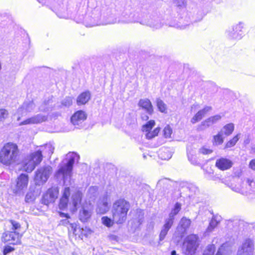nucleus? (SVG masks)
Instances as JSON below:
<instances>
[{
    "label": "nucleus",
    "mask_w": 255,
    "mask_h": 255,
    "mask_svg": "<svg viewBox=\"0 0 255 255\" xmlns=\"http://www.w3.org/2000/svg\"><path fill=\"white\" fill-rule=\"evenodd\" d=\"M60 215L62 217H66L67 218H69V215L67 214H65L64 213H60Z\"/></svg>",
    "instance_id": "nucleus-64"
},
{
    "label": "nucleus",
    "mask_w": 255,
    "mask_h": 255,
    "mask_svg": "<svg viewBox=\"0 0 255 255\" xmlns=\"http://www.w3.org/2000/svg\"><path fill=\"white\" fill-rule=\"evenodd\" d=\"M172 155V152L168 148L163 147L158 151V156L162 160L169 159Z\"/></svg>",
    "instance_id": "nucleus-37"
},
{
    "label": "nucleus",
    "mask_w": 255,
    "mask_h": 255,
    "mask_svg": "<svg viewBox=\"0 0 255 255\" xmlns=\"http://www.w3.org/2000/svg\"><path fill=\"white\" fill-rule=\"evenodd\" d=\"M102 222L106 226L110 227L113 225L115 221L114 219L112 220L108 217L105 216L102 218Z\"/></svg>",
    "instance_id": "nucleus-49"
},
{
    "label": "nucleus",
    "mask_w": 255,
    "mask_h": 255,
    "mask_svg": "<svg viewBox=\"0 0 255 255\" xmlns=\"http://www.w3.org/2000/svg\"><path fill=\"white\" fill-rule=\"evenodd\" d=\"M244 23L242 22L234 24L232 29L228 31V36L233 39H241L244 34Z\"/></svg>",
    "instance_id": "nucleus-10"
},
{
    "label": "nucleus",
    "mask_w": 255,
    "mask_h": 255,
    "mask_svg": "<svg viewBox=\"0 0 255 255\" xmlns=\"http://www.w3.org/2000/svg\"><path fill=\"white\" fill-rule=\"evenodd\" d=\"M109 197L107 195H104L100 199L98 204V207L96 209V211L98 214H103L106 213L109 210Z\"/></svg>",
    "instance_id": "nucleus-23"
},
{
    "label": "nucleus",
    "mask_w": 255,
    "mask_h": 255,
    "mask_svg": "<svg viewBox=\"0 0 255 255\" xmlns=\"http://www.w3.org/2000/svg\"><path fill=\"white\" fill-rule=\"evenodd\" d=\"M54 147L51 143H46L41 145L39 149L34 153L37 155L39 154L40 156V160L42 161L43 155L45 156L50 157L53 153Z\"/></svg>",
    "instance_id": "nucleus-19"
},
{
    "label": "nucleus",
    "mask_w": 255,
    "mask_h": 255,
    "mask_svg": "<svg viewBox=\"0 0 255 255\" xmlns=\"http://www.w3.org/2000/svg\"><path fill=\"white\" fill-rule=\"evenodd\" d=\"M140 22L137 13L130 10H125L118 17V23L128 24L131 23Z\"/></svg>",
    "instance_id": "nucleus-8"
},
{
    "label": "nucleus",
    "mask_w": 255,
    "mask_h": 255,
    "mask_svg": "<svg viewBox=\"0 0 255 255\" xmlns=\"http://www.w3.org/2000/svg\"><path fill=\"white\" fill-rule=\"evenodd\" d=\"M187 25H188V24L181 25V24H176L174 26H175L177 28H179L180 29H184L186 28Z\"/></svg>",
    "instance_id": "nucleus-60"
},
{
    "label": "nucleus",
    "mask_w": 255,
    "mask_h": 255,
    "mask_svg": "<svg viewBox=\"0 0 255 255\" xmlns=\"http://www.w3.org/2000/svg\"><path fill=\"white\" fill-rule=\"evenodd\" d=\"M72 104V99L71 97H66L65 99H64L62 103V106L63 107H69Z\"/></svg>",
    "instance_id": "nucleus-53"
},
{
    "label": "nucleus",
    "mask_w": 255,
    "mask_h": 255,
    "mask_svg": "<svg viewBox=\"0 0 255 255\" xmlns=\"http://www.w3.org/2000/svg\"><path fill=\"white\" fill-rule=\"evenodd\" d=\"M242 183L243 181H241L239 179H237L236 180L235 178H233L231 182L226 183V184L232 191L243 195H247V191L245 190L244 185H243Z\"/></svg>",
    "instance_id": "nucleus-16"
},
{
    "label": "nucleus",
    "mask_w": 255,
    "mask_h": 255,
    "mask_svg": "<svg viewBox=\"0 0 255 255\" xmlns=\"http://www.w3.org/2000/svg\"><path fill=\"white\" fill-rule=\"evenodd\" d=\"M156 106L159 111L163 113H167V107L166 104L162 100L160 99H157L156 100Z\"/></svg>",
    "instance_id": "nucleus-43"
},
{
    "label": "nucleus",
    "mask_w": 255,
    "mask_h": 255,
    "mask_svg": "<svg viewBox=\"0 0 255 255\" xmlns=\"http://www.w3.org/2000/svg\"><path fill=\"white\" fill-rule=\"evenodd\" d=\"M91 98V94L89 91L82 93L77 98L78 106L86 104Z\"/></svg>",
    "instance_id": "nucleus-35"
},
{
    "label": "nucleus",
    "mask_w": 255,
    "mask_h": 255,
    "mask_svg": "<svg viewBox=\"0 0 255 255\" xmlns=\"http://www.w3.org/2000/svg\"><path fill=\"white\" fill-rule=\"evenodd\" d=\"M225 137L224 135L220 132L213 136V144L215 146H218L221 145L224 141Z\"/></svg>",
    "instance_id": "nucleus-41"
},
{
    "label": "nucleus",
    "mask_w": 255,
    "mask_h": 255,
    "mask_svg": "<svg viewBox=\"0 0 255 255\" xmlns=\"http://www.w3.org/2000/svg\"><path fill=\"white\" fill-rule=\"evenodd\" d=\"M243 185L247 192V195L255 192V180L253 178H247L243 181Z\"/></svg>",
    "instance_id": "nucleus-28"
},
{
    "label": "nucleus",
    "mask_w": 255,
    "mask_h": 255,
    "mask_svg": "<svg viewBox=\"0 0 255 255\" xmlns=\"http://www.w3.org/2000/svg\"><path fill=\"white\" fill-rule=\"evenodd\" d=\"M155 125V122L154 120H150L148 121L146 124L142 127V130L143 132H146L150 131Z\"/></svg>",
    "instance_id": "nucleus-47"
},
{
    "label": "nucleus",
    "mask_w": 255,
    "mask_h": 255,
    "mask_svg": "<svg viewBox=\"0 0 255 255\" xmlns=\"http://www.w3.org/2000/svg\"><path fill=\"white\" fill-rule=\"evenodd\" d=\"M17 145L12 142L5 144L0 150V162L6 165L15 163L18 159Z\"/></svg>",
    "instance_id": "nucleus-2"
},
{
    "label": "nucleus",
    "mask_w": 255,
    "mask_h": 255,
    "mask_svg": "<svg viewBox=\"0 0 255 255\" xmlns=\"http://www.w3.org/2000/svg\"><path fill=\"white\" fill-rule=\"evenodd\" d=\"M172 222L170 219H165L164 220V224L162 227L160 235H159V240L162 241L165 238L168 231L171 228L173 224Z\"/></svg>",
    "instance_id": "nucleus-31"
},
{
    "label": "nucleus",
    "mask_w": 255,
    "mask_h": 255,
    "mask_svg": "<svg viewBox=\"0 0 255 255\" xmlns=\"http://www.w3.org/2000/svg\"><path fill=\"white\" fill-rule=\"evenodd\" d=\"M163 132L164 136L166 138H169L171 136L172 133V130L169 126H167L164 128Z\"/></svg>",
    "instance_id": "nucleus-54"
},
{
    "label": "nucleus",
    "mask_w": 255,
    "mask_h": 255,
    "mask_svg": "<svg viewBox=\"0 0 255 255\" xmlns=\"http://www.w3.org/2000/svg\"><path fill=\"white\" fill-rule=\"evenodd\" d=\"M39 154L34 152L27 156L22 163V169L27 172H31L35 166L41 162Z\"/></svg>",
    "instance_id": "nucleus-7"
},
{
    "label": "nucleus",
    "mask_w": 255,
    "mask_h": 255,
    "mask_svg": "<svg viewBox=\"0 0 255 255\" xmlns=\"http://www.w3.org/2000/svg\"><path fill=\"white\" fill-rule=\"evenodd\" d=\"M173 4L178 9H183L186 7L187 1L186 0H172Z\"/></svg>",
    "instance_id": "nucleus-44"
},
{
    "label": "nucleus",
    "mask_w": 255,
    "mask_h": 255,
    "mask_svg": "<svg viewBox=\"0 0 255 255\" xmlns=\"http://www.w3.org/2000/svg\"><path fill=\"white\" fill-rule=\"evenodd\" d=\"M221 116L219 115L212 116L203 121L199 126L198 129L200 130H204L212 125L217 123L221 119Z\"/></svg>",
    "instance_id": "nucleus-21"
},
{
    "label": "nucleus",
    "mask_w": 255,
    "mask_h": 255,
    "mask_svg": "<svg viewBox=\"0 0 255 255\" xmlns=\"http://www.w3.org/2000/svg\"><path fill=\"white\" fill-rule=\"evenodd\" d=\"M233 165V162L227 158L221 157L217 159L216 161V166L221 170H226L230 168Z\"/></svg>",
    "instance_id": "nucleus-24"
},
{
    "label": "nucleus",
    "mask_w": 255,
    "mask_h": 255,
    "mask_svg": "<svg viewBox=\"0 0 255 255\" xmlns=\"http://www.w3.org/2000/svg\"><path fill=\"white\" fill-rule=\"evenodd\" d=\"M35 107V106L32 101L24 102L17 111V121H19L22 117L26 116L28 113L33 112Z\"/></svg>",
    "instance_id": "nucleus-13"
},
{
    "label": "nucleus",
    "mask_w": 255,
    "mask_h": 255,
    "mask_svg": "<svg viewBox=\"0 0 255 255\" xmlns=\"http://www.w3.org/2000/svg\"><path fill=\"white\" fill-rule=\"evenodd\" d=\"M47 119V117L46 116L42 114H37L23 121L19 124V125L39 124L45 122Z\"/></svg>",
    "instance_id": "nucleus-17"
},
{
    "label": "nucleus",
    "mask_w": 255,
    "mask_h": 255,
    "mask_svg": "<svg viewBox=\"0 0 255 255\" xmlns=\"http://www.w3.org/2000/svg\"><path fill=\"white\" fill-rule=\"evenodd\" d=\"M142 120L146 121L149 119V117L146 114H142L141 116Z\"/></svg>",
    "instance_id": "nucleus-61"
},
{
    "label": "nucleus",
    "mask_w": 255,
    "mask_h": 255,
    "mask_svg": "<svg viewBox=\"0 0 255 255\" xmlns=\"http://www.w3.org/2000/svg\"><path fill=\"white\" fill-rule=\"evenodd\" d=\"M249 167L253 170H255V159L251 160L249 165Z\"/></svg>",
    "instance_id": "nucleus-59"
},
{
    "label": "nucleus",
    "mask_w": 255,
    "mask_h": 255,
    "mask_svg": "<svg viewBox=\"0 0 255 255\" xmlns=\"http://www.w3.org/2000/svg\"><path fill=\"white\" fill-rule=\"evenodd\" d=\"M130 208L129 203L123 199L116 201L113 205V218L117 224H122L127 219L128 211Z\"/></svg>",
    "instance_id": "nucleus-3"
},
{
    "label": "nucleus",
    "mask_w": 255,
    "mask_h": 255,
    "mask_svg": "<svg viewBox=\"0 0 255 255\" xmlns=\"http://www.w3.org/2000/svg\"><path fill=\"white\" fill-rule=\"evenodd\" d=\"M37 1L42 4H45L48 2V0H37Z\"/></svg>",
    "instance_id": "nucleus-62"
},
{
    "label": "nucleus",
    "mask_w": 255,
    "mask_h": 255,
    "mask_svg": "<svg viewBox=\"0 0 255 255\" xmlns=\"http://www.w3.org/2000/svg\"><path fill=\"white\" fill-rule=\"evenodd\" d=\"M211 110L210 107H205L202 110H200L198 113L191 119V122L192 124H195L200 121L205 115Z\"/></svg>",
    "instance_id": "nucleus-33"
},
{
    "label": "nucleus",
    "mask_w": 255,
    "mask_h": 255,
    "mask_svg": "<svg viewBox=\"0 0 255 255\" xmlns=\"http://www.w3.org/2000/svg\"><path fill=\"white\" fill-rule=\"evenodd\" d=\"M222 219L221 216L220 215H214L205 231V234L208 235L212 232L215 228L220 223Z\"/></svg>",
    "instance_id": "nucleus-29"
},
{
    "label": "nucleus",
    "mask_w": 255,
    "mask_h": 255,
    "mask_svg": "<svg viewBox=\"0 0 255 255\" xmlns=\"http://www.w3.org/2000/svg\"><path fill=\"white\" fill-rule=\"evenodd\" d=\"M67 0H59L54 5L55 12L58 16L63 18H68L70 13L68 10Z\"/></svg>",
    "instance_id": "nucleus-9"
},
{
    "label": "nucleus",
    "mask_w": 255,
    "mask_h": 255,
    "mask_svg": "<svg viewBox=\"0 0 255 255\" xmlns=\"http://www.w3.org/2000/svg\"><path fill=\"white\" fill-rule=\"evenodd\" d=\"M198 237L196 235H190L186 237L183 245V250L186 255H193L195 253L198 246Z\"/></svg>",
    "instance_id": "nucleus-6"
},
{
    "label": "nucleus",
    "mask_w": 255,
    "mask_h": 255,
    "mask_svg": "<svg viewBox=\"0 0 255 255\" xmlns=\"http://www.w3.org/2000/svg\"><path fill=\"white\" fill-rule=\"evenodd\" d=\"M9 116L8 111L5 109H0V123L3 122Z\"/></svg>",
    "instance_id": "nucleus-48"
},
{
    "label": "nucleus",
    "mask_w": 255,
    "mask_h": 255,
    "mask_svg": "<svg viewBox=\"0 0 255 255\" xmlns=\"http://www.w3.org/2000/svg\"><path fill=\"white\" fill-rule=\"evenodd\" d=\"M162 20L159 18H152L147 21L146 24L154 29H159L163 25Z\"/></svg>",
    "instance_id": "nucleus-36"
},
{
    "label": "nucleus",
    "mask_w": 255,
    "mask_h": 255,
    "mask_svg": "<svg viewBox=\"0 0 255 255\" xmlns=\"http://www.w3.org/2000/svg\"><path fill=\"white\" fill-rule=\"evenodd\" d=\"M28 183V176L27 174H21L17 179L15 188L13 192L16 194H22L23 191L27 188Z\"/></svg>",
    "instance_id": "nucleus-11"
},
{
    "label": "nucleus",
    "mask_w": 255,
    "mask_h": 255,
    "mask_svg": "<svg viewBox=\"0 0 255 255\" xmlns=\"http://www.w3.org/2000/svg\"><path fill=\"white\" fill-rule=\"evenodd\" d=\"M10 223L12 225V230L13 231H16L20 228V225L15 221L10 220Z\"/></svg>",
    "instance_id": "nucleus-55"
},
{
    "label": "nucleus",
    "mask_w": 255,
    "mask_h": 255,
    "mask_svg": "<svg viewBox=\"0 0 255 255\" xmlns=\"http://www.w3.org/2000/svg\"><path fill=\"white\" fill-rule=\"evenodd\" d=\"M181 209V204L177 202L175 204L173 208H172L168 218L166 219L171 220L174 222L175 216L179 212Z\"/></svg>",
    "instance_id": "nucleus-38"
},
{
    "label": "nucleus",
    "mask_w": 255,
    "mask_h": 255,
    "mask_svg": "<svg viewBox=\"0 0 255 255\" xmlns=\"http://www.w3.org/2000/svg\"><path fill=\"white\" fill-rule=\"evenodd\" d=\"M97 193L98 187L96 186H92L88 190V196L91 200H93L95 199V197L97 196Z\"/></svg>",
    "instance_id": "nucleus-45"
},
{
    "label": "nucleus",
    "mask_w": 255,
    "mask_h": 255,
    "mask_svg": "<svg viewBox=\"0 0 255 255\" xmlns=\"http://www.w3.org/2000/svg\"><path fill=\"white\" fill-rule=\"evenodd\" d=\"M118 22V18L116 16L115 11L108 9L100 17V25L112 24Z\"/></svg>",
    "instance_id": "nucleus-12"
},
{
    "label": "nucleus",
    "mask_w": 255,
    "mask_h": 255,
    "mask_svg": "<svg viewBox=\"0 0 255 255\" xmlns=\"http://www.w3.org/2000/svg\"><path fill=\"white\" fill-rule=\"evenodd\" d=\"M87 118V115L85 112L78 111L74 113L71 118V121L73 125L78 126L82 124Z\"/></svg>",
    "instance_id": "nucleus-26"
},
{
    "label": "nucleus",
    "mask_w": 255,
    "mask_h": 255,
    "mask_svg": "<svg viewBox=\"0 0 255 255\" xmlns=\"http://www.w3.org/2000/svg\"><path fill=\"white\" fill-rule=\"evenodd\" d=\"M44 105H45V104H44L43 106H41L40 107V111H43V112H47L49 110L47 108H44L43 107Z\"/></svg>",
    "instance_id": "nucleus-63"
},
{
    "label": "nucleus",
    "mask_w": 255,
    "mask_h": 255,
    "mask_svg": "<svg viewBox=\"0 0 255 255\" xmlns=\"http://www.w3.org/2000/svg\"><path fill=\"white\" fill-rule=\"evenodd\" d=\"M82 198V194L78 191L72 194L71 203L73 205L72 212H74L77 210L78 206L80 205Z\"/></svg>",
    "instance_id": "nucleus-30"
},
{
    "label": "nucleus",
    "mask_w": 255,
    "mask_h": 255,
    "mask_svg": "<svg viewBox=\"0 0 255 255\" xmlns=\"http://www.w3.org/2000/svg\"><path fill=\"white\" fill-rule=\"evenodd\" d=\"M172 222L170 219H165L164 220V224L162 227L160 235H159V240L162 241L165 238L168 231L171 228L173 224Z\"/></svg>",
    "instance_id": "nucleus-32"
},
{
    "label": "nucleus",
    "mask_w": 255,
    "mask_h": 255,
    "mask_svg": "<svg viewBox=\"0 0 255 255\" xmlns=\"http://www.w3.org/2000/svg\"><path fill=\"white\" fill-rule=\"evenodd\" d=\"M194 152L190 151L189 148H187V156L189 160L193 164L197 163V160L194 154Z\"/></svg>",
    "instance_id": "nucleus-52"
},
{
    "label": "nucleus",
    "mask_w": 255,
    "mask_h": 255,
    "mask_svg": "<svg viewBox=\"0 0 255 255\" xmlns=\"http://www.w3.org/2000/svg\"><path fill=\"white\" fill-rule=\"evenodd\" d=\"M79 159V156L77 153L69 152L59 166L55 176L57 178L62 179L64 184L67 181H70L72 173L73 165L76 161H78Z\"/></svg>",
    "instance_id": "nucleus-1"
},
{
    "label": "nucleus",
    "mask_w": 255,
    "mask_h": 255,
    "mask_svg": "<svg viewBox=\"0 0 255 255\" xmlns=\"http://www.w3.org/2000/svg\"><path fill=\"white\" fill-rule=\"evenodd\" d=\"M191 223V221L183 217L180 220L178 226L177 227V231L180 234V236L182 237L186 233L187 230L189 228Z\"/></svg>",
    "instance_id": "nucleus-25"
},
{
    "label": "nucleus",
    "mask_w": 255,
    "mask_h": 255,
    "mask_svg": "<svg viewBox=\"0 0 255 255\" xmlns=\"http://www.w3.org/2000/svg\"><path fill=\"white\" fill-rule=\"evenodd\" d=\"M70 189L69 187H65L63 192V196L60 200L59 205L60 209H64L67 207Z\"/></svg>",
    "instance_id": "nucleus-34"
},
{
    "label": "nucleus",
    "mask_w": 255,
    "mask_h": 255,
    "mask_svg": "<svg viewBox=\"0 0 255 255\" xmlns=\"http://www.w3.org/2000/svg\"><path fill=\"white\" fill-rule=\"evenodd\" d=\"M2 241L4 243H8L10 244H17L19 242L18 233L16 231L6 232L2 235Z\"/></svg>",
    "instance_id": "nucleus-20"
},
{
    "label": "nucleus",
    "mask_w": 255,
    "mask_h": 255,
    "mask_svg": "<svg viewBox=\"0 0 255 255\" xmlns=\"http://www.w3.org/2000/svg\"><path fill=\"white\" fill-rule=\"evenodd\" d=\"M231 249L227 243L223 244L219 249L216 255H231Z\"/></svg>",
    "instance_id": "nucleus-39"
},
{
    "label": "nucleus",
    "mask_w": 255,
    "mask_h": 255,
    "mask_svg": "<svg viewBox=\"0 0 255 255\" xmlns=\"http://www.w3.org/2000/svg\"><path fill=\"white\" fill-rule=\"evenodd\" d=\"M160 129L158 128H156L152 131H148L145 132L146 138L148 139H151L157 136L159 132Z\"/></svg>",
    "instance_id": "nucleus-46"
},
{
    "label": "nucleus",
    "mask_w": 255,
    "mask_h": 255,
    "mask_svg": "<svg viewBox=\"0 0 255 255\" xmlns=\"http://www.w3.org/2000/svg\"><path fill=\"white\" fill-rule=\"evenodd\" d=\"M101 11L95 8L84 14H79L76 17L78 23H82L86 27H93L100 25Z\"/></svg>",
    "instance_id": "nucleus-4"
},
{
    "label": "nucleus",
    "mask_w": 255,
    "mask_h": 255,
    "mask_svg": "<svg viewBox=\"0 0 255 255\" xmlns=\"http://www.w3.org/2000/svg\"><path fill=\"white\" fill-rule=\"evenodd\" d=\"M234 130V125L230 123L224 126L220 131L224 135L228 136L230 135Z\"/></svg>",
    "instance_id": "nucleus-40"
},
{
    "label": "nucleus",
    "mask_w": 255,
    "mask_h": 255,
    "mask_svg": "<svg viewBox=\"0 0 255 255\" xmlns=\"http://www.w3.org/2000/svg\"><path fill=\"white\" fill-rule=\"evenodd\" d=\"M138 105L144 110L147 114L151 115L153 113V106L148 99H140L138 102Z\"/></svg>",
    "instance_id": "nucleus-27"
},
{
    "label": "nucleus",
    "mask_w": 255,
    "mask_h": 255,
    "mask_svg": "<svg viewBox=\"0 0 255 255\" xmlns=\"http://www.w3.org/2000/svg\"><path fill=\"white\" fill-rule=\"evenodd\" d=\"M52 171V168L50 165H45L37 169L34 178L35 185L40 186L45 184Z\"/></svg>",
    "instance_id": "nucleus-5"
},
{
    "label": "nucleus",
    "mask_w": 255,
    "mask_h": 255,
    "mask_svg": "<svg viewBox=\"0 0 255 255\" xmlns=\"http://www.w3.org/2000/svg\"><path fill=\"white\" fill-rule=\"evenodd\" d=\"M58 194V190L56 188L49 189L43 196L42 199V203L48 205L49 204L54 202L57 198Z\"/></svg>",
    "instance_id": "nucleus-15"
},
{
    "label": "nucleus",
    "mask_w": 255,
    "mask_h": 255,
    "mask_svg": "<svg viewBox=\"0 0 255 255\" xmlns=\"http://www.w3.org/2000/svg\"><path fill=\"white\" fill-rule=\"evenodd\" d=\"M214 245H210L207 246L206 250L204 251L203 255H213L215 251Z\"/></svg>",
    "instance_id": "nucleus-50"
},
{
    "label": "nucleus",
    "mask_w": 255,
    "mask_h": 255,
    "mask_svg": "<svg viewBox=\"0 0 255 255\" xmlns=\"http://www.w3.org/2000/svg\"><path fill=\"white\" fill-rule=\"evenodd\" d=\"M169 183L170 181L166 178L162 179L158 181L157 182V186L158 187H161L163 186V187L165 186L166 188L169 187Z\"/></svg>",
    "instance_id": "nucleus-51"
},
{
    "label": "nucleus",
    "mask_w": 255,
    "mask_h": 255,
    "mask_svg": "<svg viewBox=\"0 0 255 255\" xmlns=\"http://www.w3.org/2000/svg\"><path fill=\"white\" fill-rule=\"evenodd\" d=\"M41 193V188H37L35 185L31 186L29 188L28 192L26 194L25 200L26 202H31L33 201L35 198L38 197Z\"/></svg>",
    "instance_id": "nucleus-22"
},
{
    "label": "nucleus",
    "mask_w": 255,
    "mask_h": 255,
    "mask_svg": "<svg viewBox=\"0 0 255 255\" xmlns=\"http://www.w3.org/2000/svg\"><path fill=\"white\" fill-rule=\"evenodd\" d=\"M90 202L91 201H89L88 204H83L82 206L79 213V219L82 222L87 221L91 216L93 208Z\"/></svg>",
    "instance_id": "nucleus-18"
},
{
    "label": "nucleus",
    "mask_w": 255,
    "mask_h": 255,
    "mask_svg": "<svg viewBox=\"0 0 255 255\" xmlns=\"http://www.w3.org/2000/svg\"><path fill=\"white\" fill-rule=\"evenodd\" d=\"M240 133L237 134L229 140L225 145L224 148L227 149L234 146L240 138Z\"/></svg>",
    "instance_id": "nucleus-42"
},
{
    "label": "nucleus",
    "mask_w": 255,
    "mask_h": 255,
    "mask_svg": "<svg viewBox=\"0 0 255 255\" xmlns=\"http://www.w3.org/2000/svg\"><path fill=\"white\" fill-rule=\"evenodd\" d=\"M254 250L253 241L251 239H247L239 248L237 255H253Z\"/></svg>",
    "instance_id": "nucleus-14"
},
{
    "label": "nucleus",
    "mask_w": 255,
    "mask_h": 255,
    "mask_svg": "<svg viewBox=\"0 0 255 255\" xmlns=\"http://www.w3.org/2000/svg\"><path fill=\"white\" fill-rule=\"evenodd\" d=\"M212 152V150L205 147H203L199 149V152L203 154H209Z\"/></svg>",
    "instance_id": "nucleus-56"
},
{
    "label": "nucleus",
    "mask_w": 255,
    "mask_h": 255,
    "mask_svg": "<svg viewBox=\"0 0 255 255\" xmlns=\"http://www.w3.org/2000/svg\"><path fill=\"white\" fill-rule=\"evenodd\" d=\"M14 250V249L13 248L10 246H6L3 250V255H6L8 253L13 251Z\"/></svg>",
    "instance_id": "nucleus-57"
},
{
    "label": "nucleus",
    "mask_w": 255,
    "mask_h": 255,
    "mask_svg": "<svg viewBox=\"0 0 255 255\" xmlns=\"http://www.w3.org/2000/svg\"><path fill=\"white\" fill-rule=\"evenodd\" d=\"M72 228H73V233L75 235H78L79 237L81 236V235L78 234V232H80V231L82 230L79 227L76 226L75 228H74V226L72 225Z\"/></svg>",
    "instance_id": "nucleus-58"
}]
</instances>
